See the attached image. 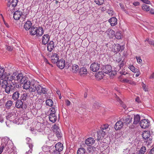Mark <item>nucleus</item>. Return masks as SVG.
I'll use <instances>...</instances> for the list:
<instances>
[{"label": "nucleus", "instance_id": "23", "mask_svg": "<svg viewBox=\"0 0 154 154\" xmlns=\"http://www.w3.org/2000/svg\"><path fill=\"white\" fill-rule=\"evenodd\" d=\"M95 142V140L92 137H89L86 139L85 141V143L88 146H91Z\"/></svg>", "mask_w": 154, "mask_h": 154}, {"label": "nucleus", "instance_id": "22", "mask_svg": "<svg viewBox=\"0 0 154 154\" xmlns=\"http://www.w3.org/2000/svg\"><path fill=\"white\" fill-rule=\"evenodd\" d=\"M115 32L112 29H108L105 32L108 37L110 38H112L115 35Z\"/></svg>", "mask_w": 154, "mask_h": 154}, {"label": "nucleus", "instance_id": "28", "mask_svg": "<svg viewBox=\"0 0 154 154\" xmlns=\"http://www.w3.org/2000/svg\"><path fill=\"white\" fill-rule=\"evenodd\" d=\"M109 22L112 26L116 25L117 23V19L115 17H112L110 18L109 20Z\"/></svg>", "mask_w": 154, "mask_h": 154}, {"label": "nucleus", "instance_id": "4", "mask_svg": "<svg viewBox=\"0 0 154 154\" xmlns=\"http://www.w3.org/2000/svg\"><path fill=\"white\" fill-rule=\"evenodd\" d=\"M19 85L17 83H13L12 82L11 84L8 85L5 89V91L8 94H10L11 91L12 92L13 90L15 88H18Z\"/></svg>", "mask_w": 154, "mask_h": 154}, {"label": "nucleus", "instance_id": "2", "mask_svg": "<svg viewBox=\"0 0 154 154\" xmlns=\"http://www.w3.org/2000/svg\"><path fill=\"white\" fill-rule=\"evenodd\" d=\"M29 33L32 35H36L37 36H41L44 33V30L42 27H37L32 26L29 30Z\"/></svg>", "mask_w": 154, "mask_h": 154}, {"label": "nucleus", "instance_id": "41", "mask_svg": "<svg viewBox=\"0 0 154 154\" xmlns=\"http://www.w3.org/2000/svg\"><path fill=\"white\" fill-rule=\"evenodd\" d=\"M27 94L26 93H23L21 95V99L23 101L26 100L27 98Z\"/></svg>", "mask_w": 154, "mask_h": 154}, {"label": "nucleus", "instance_id": "29", "mask_svg": "<svg viewBox=\"0 0 154 154\" xmlns=\"http://www.w3.org/2000/svg\"><path fill=\"white\" fill-rule=\"evenodd\" d=\"M55 149L61 152L63 149V144L60 143H57L55 146Z\"/></svg>", "mask_w": 154, "mask_h": 154}, {"label": "nucleus", "instance_id": "45", "mask_svg": "<svg viewBox=\"0 0 154 154\" xmlns=\"http://www.w3.org/2000/svg\"><path fill=\"white\" fill-rule=\"evenodd\" d=\"M129 68L133 72L136 73L139 71V69L135 68L133 66L131 65L129 67Z\"/></svg>", "mask_w": 154, "mask_h": 154}, {"label": "nucleus", "instance_id": "52", "mask_svg": "<svg viewBox=\"0 0 154 154\" xmlns=\"http://www.w3.org/2000/svg\"><path fill=\"white\" fill-rule=\"evenodd\" d=\"M12 102L11 100H8L6 104V106L7 108H9L12 106Z\"/></svg>", "mask_w": 154, "mask_h": 154}, {"label": "nucleus", "instance_id": "48", "mask_svg": "<svg viewBox=\"0 0 154 154\" xmlns=\"http://www.w3.org/2000/svg\"><path fill=\"white\" fill-rule=\"evenodd\" d=\"M9 84L6 80H4L1 83V87L4 88Z\"/></svg>", "mask_w": 154, "mask_h": 154}, {"label": "nucleus", "instance_id": "12", "mask_svg": "<svg viewBox=\"0 0 154 154\" xmlns=\"http://www.w3.org/2000/svg\"><path fill=\"white\" fill-rule=\"evenodd\" d=\"M121 120L123 121V123L126 124H130L132 122V118L130 116L127 115L122 118Z\"/></svg>", "mask_w": 154, "mask_h": 154}, {"label": "nucleus", "instance_id": "6", "mask_svg": "<svg viewBox=\"0 0 154 154\" xmlns=\"http://www.w3.org/2000/svg\"><path fill=\"white\" fill-rule=\"evenodd\" d=\"M103 72L106 73L108 74L110 73V75H114L116 74V72L115 71L112 70V67L111 66L106 65L105 66L103 67Z\"/></svg>", "mask_w": 154, "mask_h": 154}, {"label": "nucleus", "instance_id": "10", "mask_svg": "<svg viewBox=\"0 0 154 154\" xmlns=\"http://www.w3.org/2000/svg\"><path fill=\"white\" fill-rule=\"evenodd\" d=\"M53 131L56 133V135L58 137L61 136L62 134L60 130L57 125H54L53 127Z\"/></svg>", "mask_w": 154, "mask_h": 154}, {"label": "nucleus", "instance_id": "24", "mask_svg": "<svg viewBox=\"0 0 154 154\" xmlns=\"http://www.w3.org/2000/svg\"><path fill=\"white\" fill-rule=\"evenodd\" d=\"M56 63L57 66L61 69H63L65 66V61L62 59H60Z\"/></svg>", "mask_w": 154, "mask_h": 154}, {"label": "nucleus", "instance_id": "34", "mask_svg": "<svg viewBox=\"0 0 154 154\" xmlns=\"http://www.w3.org/2000/svg\"><path fill=\"white\" fill-rule=\"evenodd\" d=\"M20 95L19 91H17L14 93L12 98L14 100H16L18 98Z\"/></svg>", "mask_w": 154, "mask_h": 154}, {"label": "nucleus", "instance_id": "49", "mask_svg": "<svg viewBox=\"0 0 154 154\" xmlns=\"http://www.w3.org/2000/svg\"><path fill=\"white\" fill-rule=\"evenodd\" d=\"M42 87L40 85H37L36 90L37 92L39 94H41V90L42 89Z\"/></svg>", "mask_w": 154, "mask_h": 154}, {"label": "nucleus", "instance_id": "56", "mask_svg": "<svg viewBox=\"0 0 154 154\" xmlns=\"http://www.w3.org/2000/svg\"><path fill=\"white\" fill-rule=\"evenodd\" d=\"M47 89L45 88H42V89L41 90V94H44L46 93Z\"/></svg>", "mask_w": 154, "mask_h": 154}, {"label": "nucleus", "instance_id": "60", "mask_svg": "<svg viewBox=\"0 0 154 154\" xmlns=\"http://www.w3.org/2000/svg\"><path fill=\"white\" fill-rule=\"evenodd\" d=\"M136 58L137 62L139 64H141L142 62V60L140 57H137Z\"/></svg>", "mask_w": 154, "mask_h": 154}, {"label": "nucleus", "instance_id": "16", "mask_svg": "<svg viewBox=\"0 0 154 154\" xmlns=\"http://www.w3.org/2000/svg\"><path fill=\"white\" fill-rule=\"evenodd\" d=\"M50 36L48 34L44 35L42 37V43L44 45L46 44L49 40Z\"/></svg>", "mask_w": 154, "mask_h": 154}, {"label": "nucleus", "instance_id": "40", "mask_svg": "<svg viewBox=\"0 0 154 154\" xmlns=\"http://www.w3.org/2000/svg\"><path fill=\"white\" fill-rule=\"evenodd\" d=\"M49 151L51 154H60V152L55 148L51 149Z\"/></svg>", "mask_w": 154, "mask_h": 154}, {"label": "nucleus", "instance_id": "64", "mask_svg": "<svg viewBox=\"0 0 154 154\" xmlns=\"http://www.w3.org/2000/svg\"><path fill=\"white\" fill-rule=\"evenodd\" d=\"M149 153L150 154H154V147L150 150Z\"/></svg>", "mask_w": 154, "mask_h": 154}, {"label": "nucleus", "instance_id": "9", "mask_svg": "<svg viewBox=\"0 0 154 154\" xmlns=\"http://www.w3.org/2000/svg\"><path fill=\"white\" fill-rule=\"evenodd\" d=\"M100 64L94 62L91 64V70L94 72H96L100 69Z\"/></svg>", "mask_w": 154, "mask_h": 154}, {"label": "nucleus", "instance_id": "17", "mask_svg": "<svg viewBox=\"0 0 154 154\" xmlns=\"http://www.w3.org/2000/svg\"><path fill=\"white\" fill-rule=\"evenodd\" d=\"M22 12H20L19 10L15 11L13 17L15 20H19L20 17L21 16V17H23V16L22 15Z\"/></svg>", "mask_w": 154, "mask_h": 154}, {"label": "nucleus", "instance_id": "44", "mask_svg": "<svg viewBox=\"0 0 154 154\" xmlns=\"http://www.w3.org/2000/svg\"><path fill=\"white\" fill-rule=\"evenodd\" d=\"M46 103L47 105L49 106H51L53 104V101L50 99L47 100L46 101Z\"/></svg>", "mask_w": 154, "mask_h": 154}, {"label": "nucleus", "instance_id": "19", "mask_svg": "<svg viewBox=\"0 0 154 154\" xmlns=\"http://www.w3.org/2000/svg\"><path fill=\"white\" fill-rule=\"evenodd\" d=\"M59 56L57 54H53L51 57V62L53 63H57L59 60Z\"/></svg>", "mask_w": 154, "mask_h": 154}, {"label": "nucleus", "instance_id": "63", "mask_svg": "<svg viewBox=\"0 0 154 154\" xmlns=\"http://www.w3.org/2000/svg\"><path fill=\"white\" fill-rule=\"evenodd\" d=\"M2 115L0 114V122L2 123L4 122V118Z\"/></svg>", "mask_w": 154, "mask_h": 154}, {"label": "nucleus", "instance_id": "43", "mask_svg": "<svg viewBox=\"0 0 154 154\" xmlns=\"http://www.w3.org/2000/svg\"><path fill=\"white\" fill-rule=\"evenodd\" d=\"M146 151V148L144 146H142L139 150L138 153L139 154H143Z\"/></svg>", "mask_w": 154, "mask_h": 154}, {"label": "nucleus", "instance_id": "11", "mask_svg": "<svg viewBox=\"0 0 154 154\" xmlns=\"http://www.w3.org/2000/svg\"><path fill=\"white\" fill-rule=\"evenodd\" d=\"M108 132V131L100 129V131L97 132V140H100L102 139Z\"/></svg>", "mask_w": 154, "mask_h": 154}, {"label": "nucleus", "instance_id": "46", "mask_svg": "<svg viewBox=\"0 0 154 154\" xmlns=\"http://www.w3.org/2000/svg\"><path fill=\"white\" fill-rule=\"evenodd\" d=\"M18 0H12L9 7L12 6L13 8L15 7L17 5Z\"/></svg>", "mask_w": 154, "mask_h": 154}, {"label": "nucleus", "instance_id": "42", "mask_svg": "<svg viewBox=\"0 0 154 154\" xmlns=\"http://www.w3.org/2000/svg\"><path fill=\"white\" fill-rule=\"evenodd\" d=\"M27 79V78L23 76L22 74V77L20 78L18 82L20 83L21 84H23V83Z\"/></svg>", "mask_w": 154, "mask_h": 154}, {"label": "nucleus", "instance_id": "3", "mask_svg": "<svg viewBox=\"0 0 154 154\" xmlns=\"http://www.w3.org/2000/svg\"><path fill=\"white\" fill-rule=\"evenodd\" d=\"M22 77V74L19 73L17 74L16 72L14 73L12 75H8L7 79L10 81H12L13 80L17 82L19 81L20 78Z\"/></svg>", "mask_w": 154, "mask_h": 154}, {"label": "nucleus", "instance_id": "36", "mask_svg": "<svg viewBox=\"0 0 154 154\" xmlns=\"http://www.w3.org/2000/svg\"><path fill=\"white\" fill-rule=\"evenodd\" d=\"M115 95V97L117 101L119 102L120 104L122 106V107L124 109H125L126 107V105L125 104H123L122 101L121 100L120 98H119L118 97V96L116 94Z\"/></svg>", "mask_w": 154, "mask_h": 154}, {"label": "nucleus", "instance_id": "38", "mask_svg": "<svg viewBox=\"0 0 154 154\" xmlns=\"http://www.w3.org/2000/svg\"><path fill=\"white\" fill-rule=\"evenodd\" d=\"M114 51L115 52H118L121 49V46L119 44H115L114 47Z\"/></svg>", "mask_w": 154, "mask_h": 154}, {"label": "nucleus", "instance_id": "61", "mask_svg": "<svg viewBox=\"0 0 154 154\" xmlns=\"http://www.w3.org/2000/svg\"><path fill=\"white\" fill-rule=\"evenodd\" d=\"M13 48L12 47L9 46H7L6 49L8 51H11L12 50Z\"/></svg>", "mask_w": 154, "mask_h": 154}, {"label": "nucleus", "instance_id": "30", "mask_svg": "<svg viewBox=\"0 0 154 154\" xmlns=\"http://www.w3.org/2000/svg\"><path fill=\"white\" fill-rule=\"evenodd\" d=\"M54 42L51 41L47 44V49L48 51L51 52L54 48Z\"/></svg>", "mask_w": 154, "mask_h": 154}, {"label": "nucleus", "instance_id": "21", "mask_svg": "<svg viewBox=\"0 0 154 154\" xmlns=\"http://www.w3.org/2000/svg\"><path fill=\"white\" fill-rule=\"evenodd\" d=\"M87 73V70L85 67H82L80 69L79 71V74L81 76H84L86 75Z\"/></svg>", "mask_w": 154, "mask_h": 154}, {"label": "nucleus", "instance_id": "58", "mask_svg": "<svg viewBox=\"0 0 154 154\" xmlns=\"http://www.w3.org/2000/svg\"><path fill=\"white\" fill-rule=\"evenodd\" d=\"M122 57L121 56H117L116 57V62H117L118 63H119L120 62H121V61L122 60Z\"/></svg>", "mask_w": 154, "mask_h": 154}, {"label": "nucleus", "instance_id": "15", "mask_svg": "<svg viewBox=\"0 0 154 154\" xmlns=\"http://www.w3.org/2000/svg\"><path fill=\"white\" fill-rule=\"evenodd\" d=\"M123 122L121 120L119 121L116 122L114 128L116 130H119L123 128Z\"/></svg>", "mask_w": 154, "mask_h": 154}, {"label": "nucleus", "instance_id": "59", "mask_svg": "<svg viewBox=\"0 0 154 154\" xmlns=\"http://www.w3.org/2000/svg\"><path fill=\"white\" fill-rule=\"evenodd\" d=\"M51 112L50 113H55L56 112V109L54 107H52L51 108Z\"/></svg>", "mask_w": 154, "mask_h": 154}, {"label": "nucleus", "instance_id": "32", "mask_svg": "<svg viewBox=\"0 0 154 154\" xmlns=\"http://www.w3.org/2000/svg\"><path fill=\"white\" fill-rule=\"evenodd\" d=\"M23 102L20 100H17L16 103V106L18 108H20L23 107Z\"/></svg>", "mask_w": 154, "mask_h": 154}, {"label": "nucleus", "instance_id": "55", "mask_svg": "<svg viewBox=\"0 0 154 154\" xmlns=\"http://www.w3.org/2000/svg\"><path fill=\"white\" fill-rule=\"evenodd\" d=\"M107 13L111 16H113L114 14V11L112 9H109L108 10Z\"/></svg>", "mask_w": 154, "mask_h": 154}, {"label": "nucleus", "instance_id": "37", "mask_svg": "<svg viewBox=\"0 0 154 154\" xmlns=\"http://www.w3.org/2000/svg\"><path fill=\"white\" fill-rule=\"evenodd\" d=\"M109 125L107 124L102 125L100 127V129L108 132L109 130Z\"/></svg>", "mask_w": 154, "mask_h": 154}, {"label": "nucleus", "instance_id": "8", "mask_svg": "<svg viewBox=\"0 0 154 154\" xmlns=\"http://www.w3.org/2000/svg\"><path fill=\"white\" fill-rule=\"evenodd\" d=\"M37 82L34 79H32L31 81V84L30 85V87L28 90L30 92H35L37 85H36Z\"/></svg>", "mask_w": 154, "mask_h": 154}, {"label": "nucleus", "instance_id": "54", "mask_svg": "<svg viewBox=\"0 0 154 154\" xmlns=\"http://www.w3.org/2000/svg\"><path fill=\"white\" fill-rule=\"evenodd\" d=\"M85 149L83 148H79L77 151L78 154H84Z\"/></svg>", "mask_w": 154, "mask_h": 154}, {"label": "nucleus", "instance_id": "33", "mask_svg": "<svg viewBox=\"0 0 154 154\" xmlns=\"http://www.w3.org/2000/svg\"><path fill=\"white\" fill-rule=\"evenodd\" d=\"M140 120V116L138 115H135L134 118V121L133 124L135 125L137 124Z\"/></svg>", "mask_w": 154, "mask_h": 154}, {"label": "nucleus", "instance_id": "20", "mask_svg": "<svg viewBox=\"0 0 154 154\" xmlns=\"http://www.w3.org/2000/svg\"><path fill=\"white\" fill-rule=\"evenodd\" d=\"M7 76L6 72H5V69L4 68H0V79L3 80L5 79Z\"/></svg>", "mask_w": 154, "mask_h": 154}, {"label": "nucleus", "instance_id": "53", "mask_svg": "<svg viewBox=\"0 0 154 154\" xmlns=\"http://www.w3.org/2000/svg\"><path fill=\"white\" fill-rule=\"evenodd\" d=\"M120 73L122 75H126L127 74L128 75V76H130V74L128 73L126 70H125V69H124L122 70V71H120Z\"/></svg>", "mask_w": 154, "mask_h": 154}, {"label": "nucleus", "instance_id": "1", "mask_svg": "<svg viewBox=\"0 0 154 154\" xmlns=\"http://www.w3.org/2000/svg\"><path fill=\"white\" fill-rule=\"evenodd\" d=\"M13 143L11 140L7 137H5L2 140V144L0 147V154H1L4 149L8 151L11 148Z\"/></svg>", "mask_w": 154, "mask_h": 154}, {"label": "nucleus", "instance_id": "27", "mask_svg": "<svg viewBox=\"0 0 154 154\" xmlns=\"http://www.w3.org/2000/svg\"><path fill=\"white\" fill-rule=\"evenodd\" d=\"M26 140L27 141V143L29 144V146L30 149V150L28 152H26V153H28V154H30L32 153V149L33 147V145L32 144L30 143L31 142V140L29 138H27Z\"/></svg>", "mask_w": 154, "mask_h": 154}, {"label": "nucleus", "instance_id": "25", "mask_svg": "<svg viewBox=\"0 0 154 154\" xmlns=\"http://www.w3.org/2000/svg\"><path fill=\"white\" fill-rule=\"evenodd\" d=\"M32 23L31 21L27 20L25 23L24 26V28L26 31H28L32 27Z\"/></svg>", "mask_w": 154, "mask_h": 154}, {"label": "nucleus", "instance_id": "39", "mask_svg": "<svg viewBox=\"0 0 154 154\" xmlns=\"http://www.w3.org/2000/svg\"><path fill=\"white\" fill-rule=\"evenodd\" d=\"M40 123H38L36 125V127L35 129L34 128H31V131L32 132V133L34 134L35 133L36 134L37 132H40L41 131V130L39 129H37L36 128L38 126V125H39Z\"/></svg>", "mask_w": 154, "mask_h": 154}, {"label": "nucleus", "instance_id": "14", "mask_svg": "<svg viewBox=\"0 0 154 154\" xmlns=\"http://www.w3.org/2000/svg\"><path fill=\"white\" fill-rule=\"evenodd\" d=\"M129 76L127 75V78H123L120 80V81L123 83H127L130 84L132 85H136V83L133 82L130 79V77H128Z\"/></svg>", "mask_w": 154, "mask_h": 154}, {"label": "nucleus", "instance_id": "18", "mask_svg": "<svg viewBox=\"0 0 154 154\" xmlns=\"http://www.w3.org/2000/svg\"><path fill=\"white\" fill-rule=\"evenodd\" d=\"M31 82L30 81L26 80L23 83V85L22 86L23 89L26 90H28L30 87Z\"/></svg>", "mask_w": 154, "mask_h": 154}, {"label": "nucleus", "instance_id": "50", "mask_svg": "<svg viewBox=\"0 0 154 154\" xmlns=\"http://www.w3.org/2000/svg\"><path fill=\"white\" fill-rule=\"evenodd\" d=\"M94 2L98 5H101L103 4L104 2V0H94Z\"/></svg>", "mask_w": 154, "mask_h": 154}, {"label": "nucleus", "instance_id": "47", "mask_svg": "<svg viewBox=\"0 0 154 154\" xmlns=\"http://www.w3.org/2000/svg\"><path fill=\"white\" fill-rule=\"evenodd\" d=\"M115 37L118 39H120L122 38V36L121 35L120 31H118L116 32L115 35Z\"/></svg>", "mask_w": 154, "mask_h": 154}, {"label": "nucleus", "instance_id": "57", "mask_svg": "<svg viewBox=\"0 0 154 154\" xmlns=\"http://www.w3.org/2000/svg\"><path fill=\"white\" fill-rule=\"evenodd\" d=\"M54 136H52V134H50L48 135V138L49 140L54 141L55 140L53 138Z\"/></svg>", "mask_w": 154, "mask_h": 154}, {"label": "nucleus", "instance_id": "31", "mask_svg": "<svg viewBox=\"0 0 154 154\" xmlns=\"http://www.w3.org/2000/svg\"><path fill=\"white\" fill-rule=\"evenodd\" d=\"M104 76V74L102 72H99L98 73H96L95 75L96 77L98 80H100L102 79Z\"/></svg>", "mask_w": 154, "mask_h": 154}, {"label": "nucleus", "instance_id": "35", "mask_svg": "<svg viewBox=\"0 0 154 154\" xmlns=\"http://www.w3.org/2000/svg\"><path fill=\"white\" fill-rule=\"evenodd\" d=\"M79 69V66L78 65L74 64L73 65L72 67V71L74 73L77 72Z\"/></svg>", "mask_w": 154, "mask_h": 154}, {"label": "nucleus", "instance_id": "26", "mask_svg": "<svg viewBox=\"0 0 154 154\" xmlns=\"http://www.w3.org/2000/svg\"><path fill=\"white\" fill-rule=\"evenodd\" d=\"M49 118L50 121L52 122H55L57 120V116L55 114L50 113L49 115Z\"/></svg>", "mask_w": 154, "mask_h": 154}, {"label": "nucleus", "instance_id": "7", "mask_svg": "<svg viewBox=\"0 0 154 154\" xmlns=\"http://www.w3.org/2000/svg\"><path fill=\"white\" fill-rule=\"evenodd\" d=\"M150 124L149 121L147 119L142 120L140 123V125L141 127L143 128H148Z\"/></svg>", "mask_w": 154, "mask_h": 154}, {"label": "nucleus", "instance_id": "13", "mask_svg": "<svg viewBox=\"0 0 154 154\" xmlns=\"http://www.w3.org/2000/svg\"><path fill=\"white\" fill-rule=\"evenodd\" d=\"M6 117L7 119L9 120L10 121H14V120H16L17 118V116H16V114L14 113H8Z\"/></svg>", "mask_w": 154, "mask_h": 154}, {"label": "nucleus", "instance_id": "51", "mask_svg": "<svg viewBox=\"0 0 154 154\" xmlns=\"http://www.w3.org/2000/svg\"><path fill=\"white\" fill-rule=\"evenodd\" d=\"M142 8L144 10L147 11L149 10V6L145 4L143 5Z\"/></svg>", "mask_w": 154, "mask_h": 154}, {"label": "nucleus", "instance_id": "5", "mask_svg": "<svg viewBox=\"0 0 154 154\" xmlns=\"http://www.w3.org/2000/svg\"><path fill=\"white\" fill-rule=\"evenodd\" d=\"M150 131H144L142 134V136L143 138L144 139H147L146 142L147 145H149L152 143V137H150Z\"/></svg>", "mask_w": 154, "mask_h": 154}, {"label": "nucleus", "instance_id": "62", "mask_svg": "<svg viewBox=\"0 0 154 154\" xmlns=\"http://www.w3.org/2000/svg\"><path fill=\"white\" fill-rule=\"evenodd\" d=\"M65 102L67 106H69L70 104V102L68 100H65Z\"/></svg>", "mask_w": 154, "mask_h": 154}]
</instances>
